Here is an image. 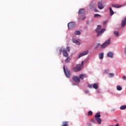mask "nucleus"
I'll return each instance as SVG.
<instances>
[{
    "label": "nucleus",
    "mask_w": 126,
    "mask_h": 126,
    "mask_svg": "<svg viewBox=\"0 0 126 126\" xmlns=\"http://www.w3.org/2000/svg\"><path fill=\"white\" fill-rule=\"evenodd\" d=\"M84 19H85V17L82 19V20H84Z\"/></svg>",
    "instance_id": "40"
},
{
    "label": "nucleus",
    "mask_w": 126,
    "mask_h": 126,
    "mask_svg": "<svg viewBox=\"0 0 126 126\" xmlns=\"http://www.w3.org/2000/svg\"><path fill=\"white\" fill-rule=\"evenodd\" d=\"M95 4L94 3H91L90 4V8H93V6Z\"/></svg>",
    "instance_id": "30"
},
{
    "label": "nucleus",
    "mask_w": 126,
    "mask_h": 126,
    "mask_svg": "<svg viewBox=\"0 0 126 126\" xmlns=\"http://www.w3.org/2000/svg\"><path fill=\"white\" fill-rule=\"evenodd\" d=\"M110 44L111 38H110L100 46V48H101V49H105V48L107 47V46H109V45H110Z\"/></svg>",
    "instance_id": "4"
},
{
    "label": "nucleus",
    "mask_w": 126,
    "mask_h": 126,
    "mask_svg": "<svg viewBox=\"0 0 126 126\" xmlns=\"http://www.w3.org/2000/svg\"><path fill=\"white\" fill-rule=\"evenodd\" d=\"M106 23H107V22H104L103 23L104 25H105V24H106Z\"/></svg>",
    "instance_id": "39"
},
{
    "label": "nucleus",
    "mask_w": 126,
    "mask_h": 126,
    "mask_svg": "<svg viewBox=\"0 0 126 126\" xmlns=\"http://www.w3.org/2000/svg\"><path fill=\"white\" fill-rule=\"evenodd\" d=\"M69 60H70V58L67 57V59L65 60V63H69Z\"/></svg>",
    "instance_id": "26"
},
{
    "label": "nucleus",
    "mask_w": 126,
    "mask_h": 126,
    "mask_svg": "<svg viewBox=\"0 0 126 126\" xmlns=\"http://www.w3.org/2000/svg\"><path fill=\"white\" fill-rule=\"evenodd\" d=\"M93 87L94 89H98V85H97L96 83H94V84H93Z\"/></svg>",
    "instance_id": "19"
},
{
    "label": "nucleus",
    "mask_w": 126,
    "mask_h": 126,
    "mask_svg": "<svg viewBox=\"0 0 126 126\" xmlns=\"http://www.w3.org/2000/svg\"><path fill=\"white\" fill-rule=\"evenodd\" d=\"M72 42L73 43H75V44H76L77 45H80V42H79V41H78V40L76 39L73 38Z\"/></svg>",
    "instance_id": "16"
},
{
    "label": "nucleus",
    "mask_w": 126,
    "mask_h": 126,
    "mask_svg": "<svg viewBox=\"0 0 126 126\" xmlns=\"http://www.w3.org/2000/svg\"><path fill=\"white\" fill-rule=\"evenodd\" d=\"M100 117L101 115H100V113H96L94 116L95 120L99 125H100L101 123H102V120L100 118Z\"/></svg>",
    "instance_id": "3"
},
{
    "label": "nucleus",
    "mask_w": 126,
    "mask_h": 126,
    "mask_svg": "<svg viewBox=\"0 0 126 126\" xmlns=\"http://www.w3.org/2000/svg\"><path fill=\"white\" fill-rule=\"evenodd\" d=\"M87 77V75L84 74H81L79 75L80 79H84V78H86Z\"/></svg>",
    "instance_id": "13"
},
{
    "label": "nucleus",
    "mask_w": 126,
    "mask_h": 126,
    "mask_svg": "<svg viewBox=\"0 0 126 126\" xmlns=\"http://www.w3.org/2000/svg\"><path fill=\"white\" fill-rule=\"evenodd\" d=\"M117 90H118V91H121V90H122V88L120 86H118L117 87Z\"/></svg>",
    "instance_id": "24"
},
{
    "label": "nucleus",
    "mask_w": 126,
    "mask_h": 126,
    "mask_svg": "<svg viewBox=\"0 0 126 126\" xmlns=\"http://www.w3.org/2000/svg\"><path fill=\"white\" fill-rule=\"evenodd\" d=\"M78 14H81V15H84L85 14V9H80L78 11Z\"/></svg>",
    "instance_id": "11"
},
{
    "label": "nucleus",
    "mask_w": 126,
    "mask_h": 126,
    "mask_svg": "<svg viewBox=\"0 0 126 126\" xmlns=\"http://www.w3.org/2000/svg\"><path fill=\"white\" fill-rule=\"evenodd\" d=\"M125 54L126 55V47L125 48Z\"/></svg>",
    "instance_id": "36"
},
{
    "label": "nucleus",
    "mask_w": 126,
    "mask_h": 126,
    "mask_svg": "<svg viewBox=\"0 0 126 126\" xmlns=\"http://www.w3.org/2000/svg\"><path fill=\"white\" fill-rule=\"evenodd\" d=\"M84 62H82L81 64H78L73 68V71L75 72H78V71H80L82 69L83 67Z\"/></svg>",
    "instance_id": "2"
},
{
    "label": "nucleus",
    "mask_w": 126,
    "mask_h": 126,
    "mask_svg": "<svg viewBox=\"0 0 126 126\" xmlns=\"http://www.w3.org/2000/svg\"><path fill=\"white\" fill-rule=\"evenodd\" d=\"M64 66H63V70H64V72L66 75V76H67V77H69L70 76V75L69 74V71H68V70L66 69L65 70V68H64Z\"/></svg>",
    "instance_id": "9"
},
{
    "label": "nucleus",
    "mask_w": 126,
    "mask_h": 126,
    "mask_svg": "<svg viewBox=\"0 0 126 126\" xmlns=\"http://www.w3.org/2000/svg\"><path fill=\"white\" fill-rule=\"evenodd\" d=\"M109 11H110V15H111V16H112V15H114V11L113 10V9H112V7H109Z\"/></svg>",
    "instance_id": "18"
},
{
    "label": "nucleus",
    "mask_w": 126,
    "mask_h": 126,
    "mask_svg": "<svg viewBox=\"0 0 126 126\" xmlns=\"http://www.w3.org/2000/svg\"><path fill=\"white\" fill-rule=\"evenodd\" d=\"M86 93H88V91H86Z\"/></svg>",
    "instance_id": "41"
},
{
    "label": "nucleus",
    "mask_w": 126,
    "mask_h": 126,
    "mask_svg": "<svg viewBox=\"0 0 126 126\" xmlns=\"http://www.w3.org/2000/svg\"><path fill=\"white\" fill-rule=\"evenodd\" d=\"M88 87H89V88H92L93 86L92 85H88Z\"/></svg>",
    "instance_id": "33"
},
{
    "label": "nucleus",
    "mask_w": 126,
    "mask_h": 126,
    "mask_svg": "<svg viewBox=\"0 0 126 126\" xmlns=\"http://www.w3.org/2000/svg\"><path fill=\"white\" fill-rule=\"evenodd\" d=\"M126 105H122L120 107V110H126Z\"/></svg>",
    "instance_id": "22"
},
{
    "label": "nucleus",
    "mask_w": 126,
    "mask_h": 126,
    "mask_svg": "<svg viewBox=\"0 0 126 126\" xmlns=\"http://www.w3.org/2000/svg\"><path fill=\"white\" fill-rule=\"evenodd\" d=\"M107 57L108 58H114V53L112 52H109L107 54Z\"/></svg>",
    "instance_id": "15"
},
{
    "label": "nucleus",
    "mask_w": 126,
    "mask_h": 126,
    "mask_svg": "<svg viewBox=\"0 0 126 126\" xmlns=\"http://www.w3.org/2000/svg\"><path fill=\"white\" fill-rule=\"evenodd\" d=\"M94 11H95V12H98V10H97V9H94Z\"/></svg>",
    "instance_id": "37"
},
{
    "label": "nucleus",
    "mask_w": 126,
    "mask_h": 126,
    "mask_svg": "<svg viewBox=\"0 0 126 126\" xmlns=\"http://www.w3.org/2000/svg\"><path fill=\"white\" fill-rule=\"evenodd\" d=\"M72 79L74 82H80V79L76 76L73 77Z\"/></svg>",
    "instance_id": "10"
},
{
    "label": "nucleus",
    "mask_w": 126,
    "mask_h": 126,
    "mask_svg": "<svg viewBox=\"0 0 126 126\" xmlns=\"http://www.w3.org/2000/svg\"><path fill=\"white\" fill-rule=\"evenodd\" d=\"M95 31L96 32V33H97V37H100V36H101V35H102V34H103V33H104V32H105V31H106V29H102L101 30V26L98 25L97 26Z\"/></svg>",
    "instance_id": "1"
},
{
    "label": "nucleus",
    "mask_w": 126,
    "mask_h": 126,
    "mask_svg": "<svg viewBox=\"0 0 126 126\" xmlns=\"http://www.w3.org/2000/svg\"><path fill=\"white\" fill-rule=\"evenodd\" d=\"M123 79L124 80H126V76H123Z\"/></svg>",
    "instance_id": "34"
},
{
    "label": "nucleus",
    "mask_w": 126,
    "mask_h": 126,
    "mask_svg": "<svg viewBox=\"0 0 126 126\" xmlns=\"http://www.w3.org/2000/svg\"><path fill=\"white\" fill-rule=\"evenodd\" d=\"M126 25V17L122 20L121 23L122 27H125Z\"/></svg>",
    "instance_id": "12"
},
{
    "label": "nucleus",
    "mask_w": 126,
    "mask_h": 126,
    "mask_svg": "<svg viewBox=\"0 0 126 126\" xmlns=\"http://www.w3.org/2000/svg\"><path fill=\"white\" fill-rule=\"evenodd\" d=\"M97 7L99 9H103V8L105 7V6L103 5L102 2L98 1L97 3Z\"/></svg>",
    "instance_id": "7"
},
{
    "label": "nucleus",
    "mask_w": 126,
    "mask_h": 126,
    "mask_svg": "<svg viewBox=\"0 0 126 126\" xmlns=\"http://www.w3.org/2000/svg\"><path fill=\"white\" fill-rule=\"evenodd\" d=\"M98 56H99L100 60H103V59L104 58V53L102 52V53H100L99 54Z\"/></svg>",
    "instance_id": "17"
},
{
    "label": "nucleus",
    "mask_w": 126,
    "mask_h": 126,
    "mask_svg": "<svg viewBox=\"0 0 126 126\" xmlns=\"http://www.w3.org/2000/svg\"><path fill=\"white\" fill-rule=\"evenodd\" d=\"M66 50H67V51L70 52V47H69V46H67Z\"/></svg>",
    "instance_id": "31"
},
{
    "label": "nucleus",
    "mask_w": 126,
    "mask_h": 126,
    "mask_svg": "<svg viewBox=\"0 0 126 126\" xmlns=\"http://www.w3.org/2000/svg\"><path fill=\"white\" fill-rule=\"evenodd\" d=\"M74 34L75 35H80V34H81V32H80V31H76L74 32Z\"/></svg>",
    "instance_id": "21"
},
{
    "label": "nucleus",
    "mask_w": 126,
    "mask_h": 126,
    "mask_svg": "<svg viewBox=\"0 0 126 126\" xmlns=\"http://www.w3.org/2000/svg\"><path fill=\"white\" fill-rule=\"evenodd\" d=\"M59 52L60 53V55H61L62 54V53H63V56L64 57H65V58H67V57H68V53H67V51H66V50H65L64 48H61L60 49Z\"/></svg>",
    "instance_id": "5"
},
{
    "label": "nucleus",
    "mask_w": 126,
    "mask_h": 126,
    "mask_svg": "<svg viewBox=\"0 0 126 126\" xmlns=\"http://www.w3.org/2000/svg\"><path fill=\"white\" fill-rule=\"evenodd\" d=\"M100 43H98L96 45V46L95 47V49H97V48H99V47H100Z\"/></svg>",
    "instance_id": "32"
},
{
    "label": "nucleus",
    "mask_w": 126,
    "mask_h": 126,
    "mask_svg": "<svg viewBox=\"0 0 126 126\" xmlns=\"http://www.w3.org/2000/svg\"><path fill=\"white\" fill-rule=\"evenodd\" d=\"M62 126H68V122H63Z\"/></svg>",
    "instance_id": "20"
},
{
    "label": "nucleus",
    "mask_w": 126,
    "mask_h": 126,
    "mask_svg": "<svg viewBox=\"0 0 126 126\" xmlns=\"http://www.w3.org/2000/svg\"><path fill=\"white\" fill-rule=\"evenodd\" d=\"M94 17H95L96 18H98L99 17H101V16L98 14H95L94 15Z\"/></svg>",
    "instance_id": "23"
},
{
    "label": "nucleus",
    "mask_w": 126,
    "mask_h": 126,
    "mask_svg": "<svg viewBox=\"0 0 126 126\" xmlns=\"http://www.w3.org/2000/svg\"><path fill=\"white\" fill-rule=\"evenodd\" d=\"M88 126H92V124H90V123H89L88 124Z\"/></svg>",
    "instance_id": "35"
},
{
    "label": "nucleus",
    "mask_w": 126,
    "mask_h": 126,
    "mask_svg": "<svg viewBox=\"0 0 126 126\" xmlns=\"http://www.w3.org/2000/svg\"><path fill=\"white\" fill-rule=\"evenodd\" d=\"M112 6V7H116V8H120V7H122V5L119 4H113Z\"/></svg>",
    "instance_id": "14"
},
{
    "label": "nucleus",
    "mask_w": 126,
    "mask_h": 126,
    "mask_svg": "<svg viewBox=\"0 0 126 126\" xmlns=\"http://www.w3.org/2000/svg\"><path fill=\"white\" fill-rule=\"evenodd\" d=\"M109 69H106L104 71V73H105V74L109 73Z\"/></svg>",
    "instance_id": "28"
},
{
    "label": "nucleus",
    "mask_w": 126,
    "mask_h": 126,
    "mask_svg": "<svg viewBox=\"0 0 126 126\" xmlns=\"http://www.w3.org/2000/svg\"><path fill=\"white\" fill-rule=\"evenodd\" d=\"M108 75L110 76V77H114V76L115 75L114 73H108Z\"/></svg>",
    "instance_id": "29"
},
{
    "label": "nucleus",
    "mask_w": 126,
    "mask_h": 126,
    "mask_svg": "<svg viewBox=\"0 0 126 126\" xmlns=\"http://www.w3.org/2000/svg\"><path fill=\"white\" fill-rule=\"evenodd\" d=\"M91 122H92V123H94V120L92 119V120H91Z\"/></svg>",
    "instance_id": "38"
},
{
    "label": "nucleus",
    "mask_w": 126,
    "mask_h": 126,
    "mask_svg": "<svg viewBox=\"0 0 126 126\" xmlns=\"http://www.w3.org/2000/svg\"><path fill=\"white\" fill-rule=\"evenodd\" d=\"M88 54V50L85 51L83 52L80 53L78 58L80 59L81 57H83V56H86V55H87Z\"/></svg>",
    "instance_id": "8"
},
{
    "label": "nucleus",
    "mask_w": 126,
    "mask_h": 126,
    "mask_svg": "<svg viewBox=\"0 0 126 126\" xmlns=\"http://www.w3.org/2000/svg\"><path fill=\"white\" fill-rule=\"evenodd\" d=\"M93 115V112L91 111H89L88 116H92Z\"/></svg>",
    "instance_id": "27"
},
{
    "label": "nucleus",
    "mask_w": 126,
    "mask_h": 126,
    "mask_svg": "<svg viewBox=\"0 0 126 126\" xmlns=\"http://www.w3.org/2000/svg\"><path fill=\"white\" fill-rule=\"evenodd\" d=\"M68 29H73L75 28V23L74 22L69 23L67 25Z\"/></svg>",
    "instance_id": "6"
},
{
    "label": "nucleus",
    "mask_w": 126,
    "mask_h": 126,
    "mask_svg": "<svg viewBox=\"0 0 126 126\" xmlns=\"http://www.w3.org/2000/svg\"><path fill=\"white\" fill-rule=\"evenodd\" d=\"M114 35L116 36V37H119V32H114Z\"/></svg>",
    "instance_id": "25"
}]
</instances>
